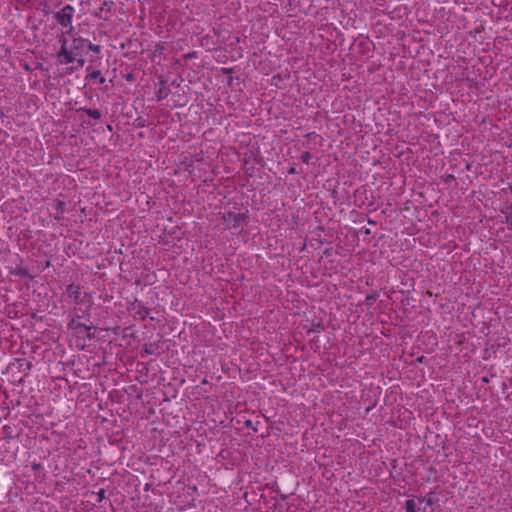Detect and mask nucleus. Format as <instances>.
Instances as JSON below:
<instances>
[{"label": "nucleus", "mask_w": 512, "mask_h": 512, "mask_svg": "<svg viewBox=\"0 0 512 512\" xmlns=\"http://www.w3.org/2000/svg\"><path fill=\"white\" fill-rule=\"evenodd\" d=\"M74 12V7L67 4L60 11H57L53 14V18L60 26L63 28H69V30L66 32L67 34H70L74 29L72 26Z\"/></svg>", "instance_id": "nucleus-1"}, {"label": "nucleus", "mask_w": 512, "mask_h": 512, "mask_svg": "<svg viewBox=\"0 0 512 512\" xmlns=\"http://www.w3.org/2000/svg\"><path fill=\"white\" fill-rule=\"evenodd\" d=\"M59 42L61 43V48L56 54L58 63L68 64L74 62L76 59L72 55L70 48H67V39L64 34L61 35Z\"/></svg>", "instance_id": "nucleus-2"}, {"label": "nucleus", "mask_w": 512, "mask_h": 512, "mask_svg": "<svg viewBox=\"0 0 512 512\" xmlns=\"http://www.w3.org/2000/svg\"><path fill=\"white\" fill-rule=\"evenodd\" d=\"M87 40L83 38H74L70 45V50L72 55L77 59V57H82L84 53V49L86 47Z\"/></svg>", "instance_id": "nucleus-3"}, {"label": "nucleus", "mask_w": 512, "mask_h": 512, "mask_svg": "<svg viewBox=\"0 0 512 512\" xmlns=\"http://www.w3.org/2000/svg\"><path fill=\"white\" fill-rule=\"evenodd\" d=\"M247 216L243 213H233L229 212L226 216H224V220L231 222L234 228L241 226L246 220Z\"/></svg>", "instance_id": "nucleus-4"}, {"label": "nucleus", "mask_w": 512, "mask_h": 512, "mask_svg": "<svg viewBox=\"0 0 512 512\" xmlns=\"http://www.w3.org/2000/svg\"><path fill=\"white\" fill-rule=\"evenodd\" d=\"M66 292H67L69 298H71L75 304H79L82 302V300L80 299L81 287L79 285H75V284L68 285L66 288Z\"/></svg>", "instance_id": "nucleus-5"}, {"label": "nucleus", "mask_w": 512, "mask_h": 512, "mask_svg": "<svg viewBox=\"0 0 512 512\" xmlns=\"http://www.w3.org/2000/svg\"><path fill=\"white\" fill-rule=\"evenodd\" d=\"M113 4V1H104L99 9V12L96 13V16L107 20L108 14L110 13Z\"/></svg>", "instance_id": "nucleus-6"}, {"label": "nucleus", "mask_w": 512, "mask_h": 512, "mask_svg": "<svg viewBox=\"0 0 512 512\" xmlns=\"http://www.w3.org/2000/svg\"><path fill=\"white\" fill-rule=\"evenodd\" d=\"M54 209L55 214L53 215L54 219L60 221L64 218V210H65V202L61 200L54 201Z\"/></svg>", "instance_id": "nucleus-7"}, {"label": "nucleus", "mask_w": 512, "mask_h": 512, "mask_svg": "<svg viewBox=\"0 0 512 512\" xmlns=\"http://www.w3.org/2000/svg\"><path fill=\"white\" fill-rule=\"evenodd\" d=\"M80 316L77 315L74 318L71 319V321L68 323L69 329H84L86 331H90L93 326L86 325L85 323L79 322Z\"/></svg>", "instance_id": "nucleus-8"}, {"label": "nucleus", "mask_w": 512, "mask_h": 512, "mask_svg": "<svg viewBox=\"0 0 512 512\" xmlns=\"http://www.w3.org/2000/svg\"><path fill=\"white\" fill-rule=\"evenodd\" d=\"M406 512H426V508H417L416 502L413 499H408L405 502Z\"/></svg>", "instance_id": "nucleus-9"}, {"label": "nucleus", "mask_w": 512, "mask_h": 512, "mask_svg": "<svg viewBox=\"0 0 512 512\" xmlns=\"http://www.w3.org/2000/svg\"><path fill=\"white\" fill-rule=\"evenodd\" d=\"M86 79H98L100 84H103L106 81L105 78L101 75L100 70H95L87 74Z\"/></svg>", "instance_id": "nucleus-10"}, {"label": "nucleus", "mask_w": 512, "mask_h": 512, "mask_svg": "<svg viewBox=\"0 0 512 512\" xmlns=\"http://www.w3.org/2000/svg\"><path fill=\"white\" fill-rule=\"evenodd\" d=\"M80 111L85 112L88 116L94 118V119H100L101 113L96 109L91 108H81Z\"/></svg>", "instance_id": "nucleus-11"}, {"label": "nucleus", "mask_w": 512, "mask_h": 512, "mask_svg": "<svg viewBox=\"0 0 512 512\" xmlns=\"http://www.w3.org/2000/svg\"><path fill=\"white\" fill-rule=\"evenodd\" d=\"M158 348V344L157 343H150V344H145L143 346V350L146 354H154L155 353V350Z\"/></svg>", "instance_id": "nucleus-12"}, {"label": "nucleus", "mask_w": 512, "mask_h": 512, "mask_svg": "<svg viewBox=\"0 0 512 512\" xmlns=\"http://www.w3.org/2000/svg\"><path fill=\"white\" fill-rule=\"evenodd\" d=\"M86 46L88 47L89 50H91L94 53L98 54L101 51L100 45L93 44V43L89 42L88 40H87Z\"/></svg>", "instance_id": "nucleus-13"}, {"label": "nucleus", "mask_w": 512, "mask_h": 512, "mask_svg": "<svg viewBox=\"0 0 512 512\" xmlns=\"http://www.w3.org/2000/svg\"><path fill=\"white\" fill-rule=\"evenodd\" d=\"M14 274L16 276H19V277H27L29 276V272L26 268H17L15 271H14Z\"/></svg>", "instance_id": "nucleus-14"}, {"label": "nucleus", "mask_w": 512, "mask_h": 512, "mask_svg": "<svg viewBox=\"0 0 512 512\" xmlns=\"http://www.w3.org/2000/svg\"><path fill=\"white\" fill-rule=\"evenodd\" d=\"M92 494L96 496L97 503H100L105 499V490L104 489H100L97 493L93 492Z\"/></svg>", "instance_id": "nucleus-15"}, {"label": "nucleus", "mask_w": 512, "mask_h": 512, "mask_svg": "<svg viewBox=\"0 0 512 512\" xmlns=\"http://www.w3.org/2000/svg\"><path fill=\"white\" fill-rule=\"evenodd\" d=\"M165 50V43L160 42L155 46L154 53L155 54H162Z\"/></svg>", "instance_id": "nucleus-16"}, {"label": "nucleus", "mask_w": 512, "mask_h": 512, "mask_svg": "<svg viewBox=\"0 0 512 512\" xmlns=\"http://www.w3.org/2000/svg\"><path fill=\"white\" fill-rule=\"evenodd\" d=\"M164 88H165V82H164V81H162V82H161V87H160L159 92H158V95H157V100H158V101H161V100L166 96V94H165V95H163V90H164Z\"/></svg>", "instance_id": "nucleus-17"}, {"label": "nucleus", "mask_w": 512, "mask_h": 512, "mask_svg": "<svg viewBox=\"0 0 512 512\" xmlns=\"http://www.w3.org/2000/svg\"><path fill=\"white\" fill-rule=\"evenodd\" d=\"M301 160L304 163H309L310 159L312 158V155L310 152L306 151L301 155Z\"/></svg>", "instance_id": "nucleus-18"}, {"label": "nucleus", "mask_w": 512, "mask_h": 512, "mask_svg": "<svg viewBox=\"0 0 512 512\" xmlns=\"http://www.w3.org/2000/svg\"><path fill=\"white\" fill-rule=\"evenodd\" d=\"M377 296L375 294H370L366 296V302L368 304H371L372 302L376 301Z\"/></svg>", "instance_id": "nucleus-19"}, {"label": "nucleus", "mask_w": 512, "mask_h": 512, "mask_svg": "<svg viewBox=\"0 0 512 512\" xmlns=\"http://www.w3.org/2000/svg\"><path fill=\"white\" fill-rule=\"evenodd\" d=\"M75 61H77L78 67H83L85 64V60L82 57H77V59Z\"/></svg>", "instance_id": "nucleus-20"}, {"label": "nucleus", "mask_w": 512, "mask_h": 512, "mask_svg": "<svg viewBox=\"0 0 512 512\" xmlns=\"http://www.w3.org/2000/svg\"><path fill=\"white\" fill-rule=\"evenodd\" d=\"M244 424H245V426H246L247 428H252L255 432L257 431V428L253 427V423H252V421H251V420H247V421H245V423H244Z\"/></svg>", "instance_id": "nucleus-21"}, {"label": "nucleus", "mask_w": 512, "mask_h": 512, "mask_svg": "<svg viewBox=\"0 0 512 512\" xmlns=\"http://www.w3.org/2000/svg\"><path fill=\"white\" fill-rule=\"evenodd\" d=\"M31 467H32V469H33L34 471H38V470H41V469H42V465H41L40 463H33V464L31 465Z\"/></svg>", "instance_id": "nucleus-22"}, {"label": "nucleus", "mask_w": 512, "mask_h": 512, "mask_svg": "<svg viewBox=\"0 0 512 512\" xmlns=\"http://www.w3.org/2000/svg\"><path fill=\"white\" fill-rule=\"evenodd\" d=\"M298 173H299V171L295 168V166L290 167L288 170V174H290V175L298 174Z\"/></svg>", "instance_id": "nucleus-23"}, {"label": "nucleus", "mask_w": 512, "mask_h": 512, "mask_svg": "<svg viewBox=\"0 0 512 512\" xmlns=\"http://www.w3.org/2000/svg\"><path fill=\"white\" fill-rule=\"evenodd\" d=\"M420 501H421V502H424V501H425V502H426V504H427V505H430V506L434 504V501H433V499H431V498H429V499L421 498V499H420Z\"/></svg>", "instance_id": "nucleus-24"}, {"label": "nucleus", "mask_w": 512, "mask_h": 512, "mask_svg": "<svg viewBox=\"0 0 512 512\" xmlns=\"http://www.w3.org/2000/svg\"><path fill=\"white\" fill-rule=\"evenodd\" d=\"M183 57H184V59H190V58L196 57V53L195 52L187 53Z\"/></svg>", "instance_id": "nucleus-25"}, {"label": "nucleus", "mask_w": 512, "mask_h": 512, "mask_svg": "<svg viewBox=\"0 0 512 512\" xmlns=\"http://www.w3.org/2000/svg\"><path fill=\"white\" fill-rule=\"evenodd\" d=\"M23 366H24V364H21V365H20V368H22ZM25 366H26V370H30V369H31L32 364H31V362H26V363H25Z\"/></svg>", "instance_id": "nucleus-26"}, {"label": "nucleus", "mask_w": 512, "mask_h": 512, "mask_svg": "<svg viewBox=\"0 0 512 512\" xmlns=\"http://www.w3.org/2000/svg\"><path fill=\"white\" fill-rule=\"evenodd\" d=\"M455 180V177L453 175H448L447 178H446V182H450V181H453Z\"/></svg>", "instance_id": "nucleus-27"}, {"label": "nucleus", "mask_w": 512, "mask_h": 512, "mask_svg": "<svg viewBox=\"0 0 512 512\" xmlns=\"http://www.w3.org/2000/svg\"><path fill=\"white\" fill-rule=\"evenodd\" d=\"M507 223L512 225V213L507 217Z\"/></svg>", "instance_id": "nucleus-28"}, {"label": "nucleus", "mask_w": 512, "mask_h": 512, "mask_svg": "<svg viewBox=\"0 0 512 512\" xmlns=\"http://www.w3.org/2000/svg\"><path fill=\"white\" fill-rule=\"evenodd\" d=\"M87 332H88V333H87V337H88L89 339H92V338H94V337H95V335H94L92 332H90V331H87Z\"/></svg>", "instance_id": "nucleus-29"}, {"label": "nucleus", "mask_w": 512, "mask_h": 512, "mask_svg": "<svg viewBox=\"0 0 512 512\" xmlns=\"http://www.w3.org/2000/svg\"><path fill=\"white\" fill-rule=\"evenodd\" d=\"M364 233H365L366 235H370V234H371V231H370V229H365V230H364Z\"/></svg>", "instance_id": "nucleus-30"}, {"label": "nucleus", "mask_w": 512, "mask_h": 512, "mask_svg": "<svg viewBox=\"0 0 512 512\" xmlns=\"http://www.w3.org/2000/svg\"><path fill=\"white\" fill-rule=\"evenodd\" d=\"M368 223H369V224H373V225H375V224H376V222H375V221H373V220H371V219H368Z\"/></svg>", "instance_id": "nucleus-31"}, {"label": "nucleus", "mask_w": 512, "mask_h": 512, "mask_svg": "<svg viewBox=\"0 0 512 512\" xmlns=\"http://www.w3.org/2000/svg\"><path fill=\"white\" fill-rule=\"evenodd\" d=\"M146 315H147V312L142 313V319H145Z\"/></svg>", "instance_id": "nucleus-32"}, {"label": "nucleus", "mask_w": 512, "mask_h": 512, "mask_svg": "<svg viewBox=\"0 0 512 512\" xmlns=\"http://www.w3.org/2000/svg\"><path fill=\"white\" fill-rule=\"evenodd\" d=\"M146 315H147V312L142 313V319H145Z\"/></svg>", "instance_id": "nucleus-33"}, {"label": "nucleus", "mask_w": 512, "mask_h": 512, "mask_svg": "<svg viewBox=\"0 0 512 512\" xmlns=\"http://www.w3.org/2000/svg\"><path fill=\"white\" fill-rule=\"evenodd\" d=\"M224 72L229 73V72H231V69H224Z\"/></svg>", "instance_id": "nucleus-34"}, {"label": "nucleus", "mask_w": 512, "mask_h": 512, "mask_svg": "<svg viewBox=\"0 0 512 512\" xmlns=\"http://www.w3.org/2000/svg\"><path fill=\"white\" fill-rule=\"evenodd\" d=\"M25 69L26 70H30V68H29V66L27 64L25 65Z\"/></svg>", "instance_id": "nucleus-35"}, {"label": "nucleus", "mask_w": 512, "mask_h": 512, "mask_svg": "<svg viewBox=\"0 0 512 512\" xmlns=\"http://www.w3.org/2000/svg\"><path fill=\"white\" fill-rule=\"evenodd\" d=\"M319 327H321V324H318L317 326H315V329H318Z\"/></svg>", "instance_id": "nucleus-36"}, {"label": "nucleus", "mask_w": 512, "mask_h": 512, "mask_svg": "<svg viewBox=\"0 0 512 512\" xmlns=\"http://www.w3.org/2000/svg\"><path fill=\"white\" fill-rule=\"evenodd\" d=\"M319 327H321V324H318L317 326H315V329H318Z\"/></svg>", "instance_id": "nucleus-37"}]
</instances>
